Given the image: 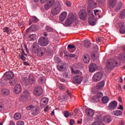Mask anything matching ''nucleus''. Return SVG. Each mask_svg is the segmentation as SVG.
<instances>
[{
    "instance_id": "obj_1",
    "label": "nucleus",
    "mask_w": 125,
    "mask_h": 125,
    "mask_svg": "<svg viewBox=\"0 0 125 125\" xmlns=\"http://www.w3.org/2000/svg\"><path fill=\"white\" fill-rule=\"evenodd\" d=\"M96 120L100 122L102 125H106L105 124L102 123L103 122L104 123H111L112 122V118L110 115H106L103 117V116L100 114L97 116Z\"/></svg>"
},
{
    "instance_id": "obj_2",
    "label": "nucleus",
    "mask_w": 125,
    "mask_h": 125,
    "mask_svg": "<svg viewBox=\"0 0 125 125\" xmlns=\"http://www.w3.org/2000/svg\"><path fill=\"white\" fill-rule=\"evenodd\" d=\"M61 9H62L61 3L60 2L56 3L55 5L52 7L51 9V13L52 15L55 16L56 15L59 14L61 11Z\"/></svg>"
},
{
    "instance_id": "obj_3",
    "label": "nucleus",
    "mask_w": 125,
    "mask_h": 125,
    "mask_svg": "<svg viewBox=\"0 0 125 125\" xmlns=\"http://www.w3.org/2000/svg\"><path fill=\"white\" fill-rule=\"evenodd\" d=\"M106 65V67L107 69H114L118 65V62L116 60L110 59L107 61Z\"/></svg>"
},
{
    "instance_id": "obj_4",
    "label": "nucleus",
    "mask_w": 125,
    "mask_h": 125,
    "mask_svg": "<svg viewBox=\"0 0 125 125\" xmlns=\"http://www.w3.org/2000/svg\"><path fill=\"white\" fill-rule=\"evenodd\" d=\"M88 5L89 6L87 7L88 14H89V15H91V16L93 17V13L92 12V11H91V9H90V8H95L96 5H97V3L92 0H90L89 1Z\"/></svg>"
},
{
    "instance_id": "obj_5",
    "label": "nucleus",
    "mask_w": 125,
    "mask_h": 125,
    "mask_svg": "<svg viewBox=\"0 0 125 125\" xmlns=\"http://www.w3.org/2000/svg\"><path fill=\"white\" fill-rule=\"evenodd\" d=\"M76 17L74 16L73 14H69L68 16L67 19L65 21V24L68 26L69 25H72L73 22H75V20H76Z\"/></svg>"
},
{
    "instance_id": "obj_6",
    "label": "nucleus",
    "mask_w": 125,
    "mask_h": 125,
    "mask_svg": "<svg viewBox=\"0 0 125 125\" xmlns=\"http://www.w3.org/2000/svg\"><path fill=\"white\" fill-rule=\"evenodd\" d=\"M103 77V73L102 72H97L95 73L92 77V80L93 82H100L102 80Z\"/></svg>"
},
{
    "instance_id": "obj_7",
    "label": "nucleus",
    "mask_w": 125,
    "mask_h": 125,
    "mask_svg": "<svg viewBox=\"0 0 125 125\" xmlns=\"http://www.w3.org/2000/svg\"><path fill=\"white\" fill-rule=\"evenodd\" d=\"M38 43L41 46H46L48 45V39L44 37H41L38 40Z\"/></svg>"
},
{
    "instance_id": "obj_8",
    "label": "nucleus",
    "mask_w": 125,
    "mask_h": 125,
    "mask_svg": "<svg viewBox=\"0 0 125 125\" xmlns=\"http://www.w3.org/2000/svg\"><path fill=\"white\" fill-rule=\"evenodd\" d=\"M13 77H14L13 72L12 71H7L4 74L2 80L5 79L7 82H8V81H10L11 79L13 78Z\"/></svg>"
},
{
    "instance_id": "obj_9",
    "label": "nucleus",
    "mask_w": 125,
    "mask_h": 125,
    "mask_svg": "<svg viewBox=\"0 0 125 125\" xmlns=\"http://www.w3.org/2000/svg\"><path fill=\"white\" fill-rule=\"evenodd\" d=\"M43 92V90L41 87H35L34 88L33 94L35 96H41Z\"/></svg>"
},
{
    "instance_id": "obj_10",
    "label": "nucleus",
    "mask_w": 125,
    "mask_h": 125,
    "mask_svg": "<svg viewBox=\"0 0 125 125\" xmlns=\"http://www.w3.org/2000/svg\"><path fill=\"white\" fill-rule=\"evenodd\" d=\"M103 96V93L101 92L98 93L97 94L93 96L91 100V102L93 103H96L99 102L100 100V98Z\"/></svg>"
},
{
    "instance_id": "obj_11",
    "label": "nucleus",
    "mask_w": 125,
    "mask_h": 125,
    "mask_svg": "<svg viewBox=\"0 0 125 125\" xmlns=\"http://www.w3.org/2000/svg\"><path fill=\"white\" fill-rule=\"evenodd\" d=\"M46 52V49L45 47H40L37 49V56L39 57L43 56Z\"/></svg>"
},
{
    "instance_id": "obj_12",
    "label": "nucleus",
    "mask_w": 125,
    "mask_h": 125,
    "mask_svg": "<svg viewBox=\"0 0 125 125\" xmlns=\"http://www.w3.org/2000/svg\"><path fill=\"white\" fill-rule=\"evenodd\" d=\"M86 11H85L84 10H81L79 12V18L81 20H83V21H84V20H86Z\"/></svg>"
},
{
    "instance_id": "obj_13",
    "label": "nucleus",
    "mask_w": 125,
    "mask_h": 125,
    "mask_svg": "<svg viewBox=\"0 0 125 125\" xmlns=\"http://www.w3.org/2000/svg\"><path fill=\"white\" fill-rule=\"evenodd\" d=\"M55 2V0H50L49 1H47L44 5V7L46 10H48L50 8H51V7Z\"/></svg>"
},
{
    "instance_id": "obj_14",
    "label": "nucleus",
    "mask_w": 125,
    "mask_h": 125,
    "mask_svg": "<svg viewBox=\"0 0 125 125\" xmlns=\"http://www.w3.org/2000/svg\"><path fill=\"white\" fill-rule=\"evenodd\" d=\"M82 81L83 79H82V77L79 75H76L74 76L73 79V83L77 84H80V83H82Z\"/></svg>"
},
{
    "instance_id": "obj_15",
    "label": "nucleus",
    "mask_w": 125,
    "mask_h": 125,
    "mask_svg": "<svg viewBox=\"0 0 125 125\" xmlns=\"http://www.w3.org/2000/svg\"><path fill=\"white\" fill-rule=\"evenodd\" d=\"M22 91V86L21 84H16V86L14 87V92L15 94H19Z\"/></svg>"
},
{
    "instance_id": "obj_16",
    "label": "nucleus",
    "mask_w": 125,
    "mask_h": 125,
    "mask_svg": "<svg viewBox=\"0 0 125 125\" xmlns=\"http://www.w3.org/2000/svg\"><path fill=\"white\" fill-rule=\"evenodd\" d=\"M97 69H98V66L94 63H91L89 66V70L90 73H94Z\"/></svg>"
},
{
    "instance_id": "obj_17",
    "label": "nucleus",
    "mask_w": 125,
    "mask_h": 125,
    "mask_svg": "<svg viewBox=\"0 0 125 125\" xmlns=\"http://www.w3.org/2000/svg\"><path fill=\"white\" fill-rule=\"evenodd\" d=\"M117 106H118V103L113 101L109 104L108 108L109 110H115L117 108Z\"/></svg>"
},
{
    "instance_id": "obj_18",
    "label": "nucleus",
    "mask_w": 125,
    "mask_h": 125,
    "mask_svg": "<svg viewBox=\"0 0 125 125\" xmlns=\"http://www.w3.org/2000/svg\"><path fill=\"white\" fill-rule=\"evenodd\" d=\"M83 60L84 63H88L90 61V56L87 53H85L83 56Z\"/></svg>"
},
{
    "instance_id": "obj_19",
    "label": "nucleus",
    "mask_w": 125,
    "mask_h": 125,
    "mask_svg": "<svg viewBox=\"0 0 125 125\" xmlns=\"http://www.w3.org/2000/svg\"><path fill=\"white\" fill-rule=\"evenodd\" d=\"M68 14H67L66 12H62L60 16V20L62 22H63V21H65V19L67 18V16Z\"/></svg>"
},
{
    "instance_id": "obj_20",
    "label": "nucleus",
    "mask_w": 125,
    "mask_h": 125,
    "mask_svg": "<svg viewBox=\"0 0 125 125\" xmlns=\"http://www.w3.org/2000/svg\"><path fill=\"white\" fill-rule=\"evenodd\" d=\"M48 98H43L40 101L41 106H45V105H47V103H48Z\"/></svg>"
},
{
    "instance_id": "obj_21",
    "label": "nucleus",
    "mask_w": 125,
    "mask_h": 125,
    "mask_svg": "<svg viewBox=\"0 0 125 125\" xmlns=\"http://www.w3.org/2000/svg\"><path fill=\"white\" fill-rule=\"evenodd\" d=\"M105 85V81H102L97 83L96 88L97 89H102Z\"/></svg>"
},
{
    "instance_id": "obj_22",
    "label": "nucleus",
    "mask_w": 125,
    "mask_h": 125,
    "mask_svg": "<svg viewBox=\"0 0 125 125\" xmlns=\"http://www.w3.org/2000/svg\"><path fill=\"white\" fill-rule=\"evenodd\" d=\"M40 113H41V111H40V109L37 108H34L31 110V114L32 116H38Z\"/></svg>"
},
{
    "instance_id": "obj_23",
    "label": "nucleus",
    "mask_w": 125,
    "mask_h": 125,
    "mask_svg": "<svg viewBox=\"0 0 125 125\" xmlns=\"http://www.w3.org/2000/svg\"><path fill=\"white\" fill-rule=\"evenodd\" d=\"M117 2L116 0H108V6L109 8H114Z\"/></svg>"
},
{
    "instance_id": "obj_24",
    "label": "nucleus",
    "mask_w": 125,
    "mask_h": 125,
    "mask_svg": "<svg viewBox=\"0 0 125 125\" xmlns=\"http://www.w3.org/2000/svg\"><path fill=\"white\" fill-rule=\"evenodd\" d=\"M86 114L89 116V117H92L94 115V111L90 108H87L86 109Z\"/></svg>"
},
{
    "instance_id": "obj_25",
    "label": "nucleus",
    "mask_w": 125,
    "mask_h": 125,
    "mask_svg": "<svg viewBox=\"0 0 125 125\" xmlns=\"http://www.w3.org/2000/svg\"><path fill=\"white\" fill-rule=\"evenodd\" d=\"M27 54H26L25 51H24V50H22L21 52V55H20V58L21 59V60L25 61L26 60V57H27Z\"/></svg>"
},
{
    "instance_id": "obj_26",
    "label": "nucleus",
    "mask_w": 125,
    "mask_h": 125,
    "mask_svg": "<svg viewBox=\"0 0 125 125\" xmlns=\"http://www.w3.org/2000/svg\"><path fill=\"white\" fill-rule=\"evenodd\" d=\"M29 81L31 84L34 83L36 82V78H35V75L34 74H30L29 77Z\"/></svg>"
},
{
    "instance_id": "obj_27",
    "label": "nucleus",
    "mask_w": 125,
    "mask_h": 125,
    "mask_svg": "<svg viewBox=\"0 0 125 125\" xmlns=\"http://www.w3.org/2000/svg\"><path fill=\"white\" fill-rule=\"evenodd\" d=\"M28 97H30V93L29 91H28V90H25L23 91L22 98L23 99H27Z\"/></svg>"
},
{
    "instance_id": "obj_28",
    "label": "nucleus",
    "mask_w": 125,
    "mask_h": 125,
    "mask_svg": "<svg viewBox=\"0 0 125 125\" xmlns=\"http://www.w3.org/2000/svg\"><path fill=\"white\" fill-rule=\"evenodd\" d=\"M122 5L123 3H122V2H118V4L116 5L114 11H115V12H118V11H120L121 8H122Z\"/></svg>"
},
{
    "instance_id": "obj_29",
    "label": "nucleus",
    "mask_w": 125,
    "mask_h": 125,
    "mask_svg": "<svg viewBox=\"0 0 125 125\" xmlns=\"http://www.w3.org/2000/svg\"><path fill=\"white\" fill-rule=\"evenodd\" d=\"M37 39V35L36 34H30L28 36V40L30 42H33Z\"/></svg>"
},
{
    "instance_id": "obj_30",
    "label": "nucleus",
    "mask_w": 125,
    "mask_h": 125,
    "mask_svg": "<svg viewBox=\"0 0 125 125\" xmlns=\"http://www.w3.org/2000/svg\"><path fill=\"white\" fill-rule=\"evenodd\" d=\"M38 21H39V19H38L36 17H32L29 20V25L33 24V22H38Z\"/></svg>"
},
{
    "instance_id": "obj_31",
    "label": "nucleus",
    "mask_w": 125,
    "mask_h": 125,
    "mask_svg": "<svg viewBox=\"0 0 125 125\" xmlns=\"http://www.w3.org/2000/svg\"><path fill=\"white\" fill-rule=\"evenodd\" d=\"M112 115H114V116H117L118 117V116H121L123 114V112L121 110H115L112 112Z\"/></svg>"
},
{
    "instance_id": "obj_32",
    "label": "nucleus",
    "mask_w": 125,
    "mask_h": 125,
    "mask_svg": "<svg viewBox=\"0 0 125 125\" xmlns=\"http://www.w3.org/2000/svg\"><path fill=\"white\" fill-rule=\"evenodd\" d=\"M7 83V81L5 79H2V77L0 79V85L1 86H5Z\"/></svg>"
},
{
    "instance_id": "obj_33",
    "label": "nucleus",
    "mask_w": 125,
    "mask_h": 125,
    "mask_svg": "<svg viewBox=\"0 0 125 125\" xmlns=\"http://www.w3.org/2000/svg\"><path fill=\"white\" fill-rule=\"evenodd\" d=\"M1 92L3 95H8L10 93V91L7 89H2Z\"/></svg>"
},
{
    "instance_id": "obj_34",
    "label": "nucleus",
    "mask_w": 125,
    "mask_h": 125,
    "mask_svg": "<svg viewBox=\"0 0 125 125\" xmlns=\"http://www.w3.org/2000/svg\"><path fill=\"white\" fill-rule=\"evenodd\" d=\"M102 101L104 104H107L109 102V97L107 96L103 97L102 98Z\"/></svg>"
},
{
    "instance_id": "obj_35",
    "label": "nucleus",
    "mask_w": 125,
    "mask_h": 125,
    "mask_svg": "<svg viewBox=\"0 0 125 125\" xmlns=\"http://www.w3.org/2000/svg\"><path fill=\"white\" fill-rule=\"evenodd\" d=\"M84 45L85 47L88 48V47H90V41L89 40H85L84 41Z\"/></svg>"
},
{
    "instance_id": "obj_36",
    "label": "nucleus",
    "mask_w": 125,
    "mask_h": 125,
    "mask_svg": "<svg viewBox=\"0 0 125 125\" xmlns=\"http://www.w3.org/2000/svg\"><path fill=\"white\" fill-rule=\"evenodd\" d=\"M16 83H17V80L15 78H12L9 81V83L11 85H15V84H16Z\"/></svg>"
},
{
    "instance_id": "obj_37",
    "label": "nucleus",
    "mask_w": 125,
    "mask_h": 125,
    "mask_svg": "<svg viewBox=\"0 0 125 125\" xmlns=\"http://www.w3.org/2000/svg\"><path fill=\"white\" fill-rule=\"evenodd\" d=\"M14 118L15 120H20L21 118V114L17 113L14 115Z\"/></svg>"
},
{
    "instance_id": "obj_38",
    "label": "nucleus",
    "mask_w": 125,
    "mask_h": 125,
    "mask_svg": "<svg viewBox=\"0 0 125 125\" xmlns=\"http://www.w3.org/2000/svg\"><path fill=\"white\" fill-rule=\"evenodd\" d=\"M45 81V77H40L38 80V83H43Z\"/></svg>"
},
{
    "instance_id": "obj_39",
    "label": "nucleus",
    "mask_w": 125,
    "mask_h": 125,
    "mask_svg": "<svg viewBox=\"0 0 125 125\" xmlns=\"http://www.w3.org/2000/svg\"><path fill=\"white\" fill-rule=\"evenodd\" d=\"M120 17L121 19H125V9H123L120 13Z\"/></svg>"
},
{
    "instance_id": "obj_40",
    "label": "nucleus",
    "mask_w": 125,
    "mask_h": 125,
    "mask_svg": "<svg viewBox=\"0 0 125 125\" xmlns=\"http://www.w3.org/2000/svg\"><path fill=\"white\" fill-rule=\"evenodd\" d=\"M88 20L89 23L91 26H94L96 24V22L94 20H91V18H89Z\"/></svg>"
},
{
    "instance_id": "obj_41",
    "label": "nucleus",
    "mask_w": 125,
    "mask_h": 125,
    "mask_svg": "<svg viewBox=\"0 0 125 125\" xmlns=\"http://www.w3.org/2000/svg\"><path fill=\"white\" fill-rule=\"evenodd\" d=\"M119 27H120V32L121 34H125V28L124 27V24H122V25L121 26V24H119Z\"/></svg>"
},
{
    "instance_id": "obj_42",
    "label": "nucleus",
    "mask_w": 125,
    "mask_h": 125,
    "mask_svg": "<svg viewBox=\"0 0 125 125\" xmlns=\"http://www.w3.org/2000/svg\"><path fill=\"white\" fill-rule=\"evenodd\" d=\"M3 31L4 33H6L8 34V35H9L10 34V29L8 27H5L3 29Z\"/></svg>"
},
{
    "instance_id": "obj_43",
    "label": "nucleus",
    "mask_w": 125,
    "mask_h": 125,
    "mask_svg": "<svg viewBox=\"0 0 125 125\" xmlns=\"http://www.w3.org/2000/svg\"><path fill=\"white\" fill-rule=\"evenodd\" d=\"M71 72L73 73V74H82V72H81V71H80V70H75V66H73L71 68Z\"/></svg>"
},
{
    "instance_id": "obj_44",
    "label": "nucleus",
    "mask_w": 125,
    "mask_h": 125,
    "mask_svg": "<svg viewBox=\"0 0 125 125\" xmlns=\"http://www.w3.org/2000/svg\"><path fill=\"white\" fill-rule=\"evenodd\" d=\"M91 58L93 59V60H96L97 59V56L95 54V52H92L91 54Z\"/></svg>"
},
{
    "instance_id": "obj_45",
    "label": "nucleus",
    "mask_w": 125,
    "mask_h": 125,
    "mask_svg": "<svg viewBox=\"0 0 125 125\" xmlns=\"http://www.w3.org/2000/svg\"><path fill=\"white\" fill-rule=\"evenodd\" d=\"M45 30L46 32H53V28L49 26H47L45 27Z\"/></svg>"
},
{
    "instance_id": "obj_46",
    "label": "nucleus",
    "mask_w": 125,
    "mask_h": 125,
    "mask_svg": "<svg viewBox=\"0 0 125 125\" xmlns=\"http://www.w3.org/2000/svg\"><path fill=\"white\" fill-rule=\"evenodd\" d=\"M68 49H69V52H74V51H74V50H72V51H71V49H73V48H75V46L74 45H70V44H69L68 45Z\"/></svg>"
},
{
    "instance_id": "obj_47",
    "label": "nucleus",
    "mask_w": 125,
    "mask_h": 125,
    "mask_svg": "<svg viewBox=\"0 0 125 125\" xmlns=\"http://www.w3.org/2000/svg\"><path fill=\"white\" fill-rule=\"evenodd\" d=\"M57 69L59 71H63L64 70V65H57Z\"/></svg>"
},
{
    "instance_id": "obj_48",
    "label": "nucleus",
    "mask_w": 125,
    "mask_h": 125,
    "mask_svg": "<svg viewBox=\"0 0 125 125\" xmlns=\"http://www.w3.org/2000/svg\"><path fill=\"white\" fill-rule=\"evenodd\" d=\"M59 87L61 90H64L65 89V86L61 83L59 84Z\"/></svg>"
},
{
    "instance_id": "obj_49",
    "label": "nucleus",
    "mask_w": 125,
    "mask_h": 125,
    "mask_svg": "<svg viewBox=\"0 0 125 125\" xmlns=\"http://www.w3.org/2000/svg\"><path fill=\"white\" fill-rule=\"evenodd\" d=\"M35 108V106H34L32 104L29 105L27 106L26 109L27 110H31V109H34Z\"/></svg>"
},
{
    "instance_id": "obj_50",
    "label": "nucleus",
    "mask_w": 125,
    "mask_h": 125,
    "mask_svg": "<svg viewBox=\"0 0 125 125\" xmlns=\"http://www.w3.org/2000/svg\"><path fill=\"white\" fill-rule=\"evenodd\" d=\"M68 57H71V58H76L77 55L74 54H68Z\"/></svg>"
},
{
    "instance_id": "obj_51",
    "label": "nucleus",
    "mask_w": 125,
    "mask_h": 125,
    "mask_svg": "<svg viewBox=\"0 0 125 125\" xmlns=\"http://www.w3.org/2000/svg\"><path fill=\"white\" fill-rule=\"evenodd\" d=\"M17 125H24V121H18L17 123Z\"/></svg>"
},
{
    "instance_id": "obj_52",
    "label": "nucleus",
    "mask_w": 125,
    "mask_h": 125,
    "mask_svg": "<svg viewBox=\"0 0 125 125\" xmlns=\"http://www.w3.org/2000/svg\"><path fill=\"white\" fill-rule=\"evenodd\" d=\"M120 58L122 60H125V53L120 54Z\"/></svg>"
},
{
    "instance_id": "obj_53",
    "label": "nucleus",
    "mask_w": 125,
    "mask_h": 125,
    "mask_svg": "<svg viewBox=\"0 0 125 125\" xmlns=\"http://www.w3.org/2000/svg\"><path fill=\"white\" fill-rule=\"evenodd\" d=\"M64 116L65 118H68V117H69V111H65L64 113Z\"/></svg>"
},
{
    "instance_id": "obj_54",
    "label": "nucleus",
    "mask_w": 125,
    "mask_h": 125,
    "mask_svg": "<svg viewBox=\"0 0 125 125\" xmlns=\"http://www.w3.org/2000/svg\"><path fill=\"white\" fill-rule=\"evenodd\" d=\"M92 125H101V124L99 122L96 121L92 123Z\"/></svg>"
},
{
    "instance_id": "obj_55",
    "label": "nucleus",
    "mask_w": 125,
    "mask_h": 125,
    "mask_svg": "<svg viewBox=\"0 0 125 125\" xmlns=\"http://www.w3.org/2000/svg\"><path fill=\"white\" fill-rule=\"evenodd\" d=\"M97 1L99 3V4H102L105 0H97Z\"/></svg>"
},
{
    "instance_id": "obj_56",
    "label": "nucleus",
    "mask_w": 125,
    "mask_h": 125,
    "mask_svg": "<svg viewBox=\"0 0 125 125\" xmlns=\"http://www.w3.org/2000/svg\"><path fill=\"white\" fill-rule=\"evenodd\" d=\"M69 123H70V125H74V124H75V120L71 119L70 120Z\"/></svg>"
},
{
    "instance_id": "obj_57",
    "label": "nucleus",
    "mask_w": 125,
    "mask_h": 125,
    "mask_svg": "<svg viewBox=\"0 0 125 125\" xmlns=\"http://www.w3.org/2000/svg\"><path fill=\"white\" fill-rule=\"evenodd\" d=\"M48 110H49V107L48 106V105H47L44 109V112H47V111H48Z\"/></svg>"
},
{
    "instance_id": "obj_58",
    "label": "nucleus",
    "mask_w": 125,
    "mask_h": 125,
    "mask_svg": "<svg viewBox=\"0 0 125 125\" xmlns=\"http://www.w3.org/2000/svg\"><path fill=\"white\" fill-rule=\"evenodd\" d=\"M69 54H70V53H68V52L67 51H64L65 56H66V57H68Z\"/></svg>"
},
{
    "instance_id": "obj_59",
    "label": "nucleus",
    "mask_w": 125,
    "mask_h": 125,
    "mask_svg": "<svg viewBox=\"0 0 125 125\" xmlns=\"http://www.w3.org/2000/svg\"><path fill=\"white\" fill-rule=\"evenodd\" d=\"M66 5H67V6H71V2H70V1H66Z\"/></svg>"
},
{
    "instance_id": "obj_60",
    "label": "nucleus",
    "mask_w": 125,
    "mask_h": 125,
    "mask_svg": "<svg viewBox=\"0 0 125 125\" xmlns=\"http://www.w3.org/2000/svg\"><path fill=\"white\" fill-rule=\"evenodd\" d=\"M118 109H119L120 110H124V106L121 105L119 106V107H118Z\"/></svg>"
},
{
    "instance_id": "obj_61",
    "label": "nucleus",
    "mask_w": 125,
    "mask_h": 125,
    "mask_svg": "<svg viewBox=\"0 0 125 125\" xmlns=\"http://www.w3.org/2000/svg\"><path fill=\"white\" fill-rule=\"evenodd\" d=\"M96 41L98 42H101V39L99 37L97 38Z\"/></svg>"
},
{
    "instance_id": "obj_62",
    "label": "nucleus",
    "mask_w": 125,
    "mask_h": 125,
    "mask_svg": "<svg viewBox=\"0 0 125 125\" xmlns=\"http://www.w3.org/2000/svg\"><path fill=\"white\" fill-rule=\"evenodd\" d=\"M10 125H15V123L13 121H10Z\"/></svg>"
},
{
    "instance_id": "obj_63",
    "label": "nucleus",
    "mask_w": 125,
    "mask_h": 125,
    "mask_svg": "<svg viewBox=\"0 0 125 125\" xmlns=\"http://www.w3.org/2000/svg\"><path fill=\"white\" fill-rule=\"evenodd\" d=\"M32 50H33V51H36V46H35V45H33Z\"/></svg>"
},
{
    "instance_id": "obj_64",
    "label": "nucleus",
    "mask_w": 125,
    "mask_h": 125,
    "mask_svg": "<svg viewBox=\"0 0 125 125\" xmlns=\"http://www.w3.org/2000/svg\"><path fill=\"white\" fill-rule=\"evenodd\" d=\"M30 31H31V28H27L26 30L27 34H28V33H30Z\"/></svg>"
}]
</instances>
